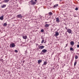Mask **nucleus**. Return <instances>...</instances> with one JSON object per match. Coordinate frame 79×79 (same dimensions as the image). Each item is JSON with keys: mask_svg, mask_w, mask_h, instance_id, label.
Here are the masks:
<instances>
[{"mask_svg": "<svg viewBox=\"0 0 79 79\" xmlns=\"http://www.w3.org/2000/svg\"><path fill=\"white\" fill-rule=\"evenodd\" d=\"M47 52V50L46 49H44L42 50L41 51V52L40 53L41 55H43V53H46Z\"/></svg>", "mask_w": 79, "mask_h": 79, "instance_id": "f257e3e1", "label": "nucleus"}, {"mask_svg": "<svg viewBox=\"0 0 79 79\" xmlns=\"http://www.w3.org/2000/svg\"><path fill=\"white\" fill-rule=\"evenodd\" d=\"M15 43H12V44H10V48H12L13 47H15Z\"/></svg>", "mask_w": 79, "mask_h": 79, "instance_id": "f03ea898", "label": "nucleus"}, {"mask_svg": "<svg viewBox=\"0 0 79 79\" xmlns=\"http://www.w3.org/2000/svg\"><path fill=\"white\" fill-rule=\"evenodd\" d=\"M30 2L31 3V5H35V4H36V2H34V1L33 0H31Z\"/></svg>", "mask_w": 79, "mask_h": 79, "instance_id": "7ed1b4c3", "label": "nucleus"}, {"mask_svg": "<svg viewBox=\"0 0 79 79\" xmlns=\"http://www.w3.org/2000/svg\"><path fill=\"white\" fill-rule=\"evenodd\" d=\"M17 16L18 18H23V16L21 15V14L18 15H17Z\"/></svg>", "mask_w": 79, "mask_h": 79, "instance_id": "20e7f679", "label": "nucleus"}, {"mask_svg": "<svg viewBox=\"0 0 79 79\" xmlns=\"http://www.w3.org/2000/svg\"><path fill=\"white\" fill-rule=\"evenodd\" d=\"M67 32L69 33V34H71L72 32V30L70 29H67Z\"/></svg>", "mask_w": 79, "mask_h": 79, "instance_id": "39448f33", "label": "nucleus"}, {"mask_svg": "<svg viewBox=\"0 0 79 79\" xmlns=\"http://www.w3.org/2000/svg\"><path fill=\"white\" fill-rule=\"evenodd\" d=\"M44 47H45V46H41L39 47V49L41 50L42 49H43Z\"/></svg>", "mask_w": 79, "mask_h": 79, "instance_id": "423d86ee", "label": "nucleus"}, {"mask_svg": "<svg viewBox=\"0 0 79 79\" xmlns=\"http://www.w3.org/2000/svg\"><path fill=\"white\" fill-rule=\"evenodd\" d=\"M56 22L58 23H60V19H59V18H56Z\"/></svg>", "mask_w": 79, "mask_h": 79, "instance_id": "0eeeda50", "label": "nucleus"}, {"mask_svg": "<svg viewBox=\"0 0 79 79\" xmlns=\"http://www.w3.org/2000/svg\"><path fill=\"white\" fill-rule=\"evenodd\" d=\"M23 39H27V36L26 35H23Z\"/></svg>", "mask_w": 79, "mask_h": 79, "instance_id": "6e6552de", "label": "nucleus"}, {"mask_svg": "<svg viewBox=\"0 0 79 79\" xmlns=\"http://www.w3.org/2000/svg\"><path fill=\"white\" fill-rule=\"evenodd\" d=\"M70 44L71 45H74V43L73 41H71L70 42Z\"/></svg>", "mask_w": 79, "mask_h": 79, "instance_id": "1a4fd4ad", "label": "nucleus"}, {"mask_svg": "<svg viewBox=\"0 0 79 79\" xmlns=\"http://www.w3.org/2000/svg\"><path fill=\"white\" fill-rule=\"evenodd\" d=\"M0 19L2 21L3 20V16H2L0 17Z\"/></svg>", "mask_w": 79, "mask_h": 79, "instance_id": "9d476101", "label": "nucleus"}, {"mask_svg": "<svg viewBox=\"0 0 79 79\" xmlns=\"http://www.w3.org/2000/svg\"><path fill=\"white\" fill-rule=\"evenodd\" d=\"M42 60H40L38 61V64H40L41 62H42Z\"/></svg>", "mask_w": 79, "mask_h": 79, "instance_id": "9b49d317", "label": "nucleus"}, {"mask_svg": "<svg viewBox=\"0 0 79 79\" xmlns=\"http://www.w3.org/2000/svg\"><path fill=\"white\" fill-rule=\"evenodd\" d=\"M48 14L49 16H52V15H53V13H52V12H49Z\"/></svg>", "mask_w": 79, "mask_h": 79, "instance_id": "f8f14e48", "label": "nucleus"}, {"mask_svg": "<svg viewBox=\"0 0 79 79\" xmlns=\"http://www.w3.org/2000/svg\"><path fill=\"white\" fill-rule=\"evenodd\" d=\"M6 5L3 4L2 6V8H5V7H6Z\"/></svg>", "mask_w": 79, "mask_h": 79, "instance_id": "ddd939ff", "label": "nucleus"}, {"mask_svg": "<svg viewBox=\"0 0 79 79\" xmlns=\"http://www.w3.org/2000/svg\"><path fill=\"white\" fill-rule=\"evenodd\" d=\"M56 36H58L59 35V33L58 32H56L55 34Z\"/></svg>", "mask_w": 79, "mask_h": 79, "instance_id": "4468645a", "label": "nucleus"}, {"mask_svg": "<svg viewBox=\"0 0 79 79\" xmlns=\"http://www.w3.org/2000/svg\"><path fill=\"white\" fill-rule=\"evenodd\" d=\"M4 2L5 3H8L9 2V0H4Z\"/></svg>", "mask_w": 79, "mask_h": 79, "instance_id": "2eb2a0df", "label": "nucleus"}, {"mask_svg": "<svg viewBox=\"0 0 79 79\" xmlns=\"http://www.w3.org/2000/svg\"><path fill=\"white\" fill-rule=\"evenodd\" d=\"M49 26H50V24H45V27H48Z\"/></svg>", "mask_w": 79, "mask_h": 79, "instance_id": "dca6fc26", "label": "nucleus"}, {"mask_svg": "<svg viewBox=\"0 0 79 79\" xmlns=\"http://www.w3.org/2000/svg\"><path fill=\"white\" fill-rule=\"evenodd\" d=\"M47 64V63L46 61H44V65H46Z\"/></svg>", "mask_w": 79, "mask_h": 79, "instance_id": "f3484780", "label": "nucleus"}, {"mask_svg": "<svg viewBox=\"0 0 79 79\" xmlns=\"http://www.w3.org/2000/svg\"><path fill=\"white\" fill-rule=\"evenodd\" d=\"M58 6V5L56 4L54 6V8H55V7H56V6Z\"/></svg>", "mask_w": 79, "mask_h": 79, "instance_id": "a211bd4d", "label": "nucleus"}, {"mask_svg": "<svg viewBox=\"0 0 79 79\" xmlns=\"http://www.w3.org/2000/svg\"><path fill=\"white\" fill-rule=\"evenodd\" d=\"M7 24L6 23H4L3 26H6Z\"/></svg>", "mask_w": 79, "mask_h": 79, "instance_id": "6ab92c4d", "label": "nucleus"}, {"mask_svg": "<svg viewBox=\"0 0 79 79\" xmlns=\"http://www.w3.org/2000/svg\"><path fill=\"white\" fill-rule=\"evenodd\" d=\"M75 59H77L78 58V56H75Z\"/></svg>", "mask_w": 79, "mask_h": 79, "instance_id": "aec40b11", "label": "nucleus"}, {"mask_svg": "<svg viewBox=\"0 0 79 79\" xmlns=\"http://www.w3.org/2000/svg\"><path fill=\"white\" fill-rule=\"evenodd\" d=\"M70 50H73V51H74V49H73V48H70Z\"/></svg>", "mask_w": 79, "mask_h": 79, "instance_id": "412c9836", "label": "nucleus"}, {"mask_svg": "<svg viewBox=\"0 0 79 79\" xmlns=\"http://www.w3.org/2000/svg\"><path fill=\"white\" fill-rule=\"evenodd\" d=\"M76 64H77V62H75L74 63V66H76Z\"/></svg>", "mask_w": 79, "mask_h": 79, "instance_id": "4be33fe9", "label": "nucleus"}, {"mask_svg": "<svg viewBox=\"0 0 79 79\" xmlns=\"http://www.w3.org/2000/svg\"><path fill=\"white\" fill-rule=\"evenodd\" d=\"M44 40H43L41 42V44H43V43H44Z\"/></svg>", "mask_w": 79, "mask_h": 79, "instance_id": "5701e85b", "label": "nucleus"}, {"mask_svg": "<svg viewBox=\"0 0 79 79\" xmlns=\"http://www.w3.org/2000/svg\"><path fill=\"white\" fill-rule=\"evenodd\" d=\"M15 53H18V51L17 50H15Z\"/></svg>", "mask_w": 79, "mask_h": 79, "instance_id": "b1692460", "label": "nucleus"}, {"mask_svg": "<svg viewBox=\"0 0 79 79\" xmlns=\"http://www.w3.org/2000/svg\"><path fill=\"white\" fill-rule=\"evenodd\" d=\"M44 30L43 29H42L41 30V32H44Z\"/></svg>", "mask_w": 79, "mask_h": 79, "instance_id": "393cba45", "label": "nucleus"}, {"mask_svg": "<svg viewBox=\"0 0 79 79\" xmlns=\"http://www.w3.org/2000/svg\"><path fill=\"white\" fill-rule=\"evenodd\" d=\"M75 10H78V8L76 7V8L75 9Z\"/></svg>", "mask_w": 79, "mask_h": 79, "instance_id": "a878e982", "label": "nucleus"}, {"mask_svg": "<svg viewBox=\"0 0 79 79\" xmlns=\"http://www.w3.org/2000/svg\"><path fill=\"white\" fill-rule=\"evenodd\" d=\"M68 44H66V46L64 47V48H66V47H68Z\"/></svg>", "mask_w": 79, "mask_h": 79, "instance_id": "bb28decb", "label": "nucleus"}, {"mask_svg": "<svg viewBox=\"0 0 79 79\" xmlns=\"http://www.w3.org/2000/svg\"><path fill=\"white\" fill-rule=\"evenodd\" d=\"M77 48H79V44H77Z\"/></svg>", "mask_w": 79, "mask_h": 79, "instance_id": "cd10ccee", "label": "nucleus"}, {"mask_svg": "<svg viewBox=\"0 0 79 79\" xmlns=\"http://www.w3.org/2000/svg\"><path fill=\"white\" fill-rule=\"evenodd\" d=\"M65 29H67L68 30V28L67 27H65Z\"/></svg>", "mask_w": 79, "mask_h": 79, "instance_id": "c85d7f7f", "label": "nucleus"}, {"mask_svg": "<svg viewBox=\"0 0 79 79\" xmlns=\"http://www.w3.org/2000/svg\"><path fill=\"white\" fill-rule=\"evenodd\" d=\"M25 54H26V53H27V52L26 51H25Z\"/></svg>", "mask_w": 79, "mask_h": 79, "instance_id": "c756f323", "label": "nucleus"}, {"mask_svg": "<svg viewBox=\"0 0 79 79\" xmlns=\"http://www.w3.org/2000/svg\"><path fill=\"white\" fill-rule=\"evenodd\" d=\"M40 18H41V17H42V16H41L40 15Z\"/></svg>", "mask_w": 79, "mask_h": 79, "instance_id": "7c9ffc66", "label": "nucleus"}, {"mask_svg": "<svg viewBox=\"0 0 79 79\" xmlns=\"http://www.w3.org/2000/svg\"><path fill=\"white\" fill-rule=\"evenodd\" d=\"M35 2H36V1H37V0H35Z\"/></svg>", "mask_w": 79, "mask_h": 79, "instance_id": "2f4dec72", "label": "nucleus"}, {"mask_svg": "<svg viewBox=\"0 0 79 79\" xmlns=\"http://www.w3.org/2000/svg\"><path fill=\"white\" fill-rule=\"evenodd\" d=\"M60 0V1H61V0Z\"/></svg>", "mask_w": 79, "mask_h": 79, "instance_id": "473e14b6", "label": "nucleus"}, {"mask_svg": "<svg viewBox=\"0 0 79 79\" xmlns=\"http://www.w3.org/2000/svg\"><path fill=\"white\" fill-rule=\"evenodd\" d=\"M78 0L79 1V0Z\"/></svg>", "mask_w": 79, "mask_h": 79, "instance_id": "72a5a7b5", "label": "nucleus"}]
</instances>
